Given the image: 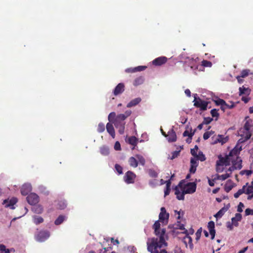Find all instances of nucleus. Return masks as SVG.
<instances>
[{
  "mask_svg": "<svg viewBox=\"0 0 253 253\" xmlns=\"http://www.w3.org/2000/svg\"><path fill=\"white\" fill-rule=\"evenodd\" d=\"M164 233L165 231L163 230L159 239L158 238H152L148 239L147 245V250L149 252L151 253H168L165 250H162L160 252L159 250L168 245L165 239L163 238Z\"/></svg>",
  "mask_w": 253,
  "mask_h": 253,
  "instance_id": "obj_1",
  "label": "nucleus"
},
{
  "mask_svg": "<svg viewBox=\"0 0 253 253\" xmlns=\"http://www.w3.org/2000/svg\"><path fill=\"white\" fill-rule=\"evenodd\" d=\"M181 59L184 62L185 70H186L187 67H189L196 74H197L196 70H201V69H199L198 58H194L193 57L187 56L184 54H182L181 55Z\"/></svg>",
  "mask_w": 253,
  "mask_h": 253,
  "instance_id": "obj_2",
  "label": "nucleus"
},
{
  "mask_svg": "<svg viewBox=\"0 0 253 253\" xmlns=\"http://www.w3.org/2000/svg\"><path fill=\"white\" fill-rule=\"evenodd\" d=\"M230 165V159L227 155L225 157L219 155L218 156V160L216 161V170L218 172H222L224 166H229Z\"/></svg>",
  "mask_w": 253,
  "mask_h": 253,
  "instance_id": "obj_3",
  "label": "nucleus"
},
{
  "mask_svg": "<svg viewBox=\"0 0 253 253\" xmlns=\"http://www.w3.org/2000/svg\"><path fill=\"white\" fill-rule=\"evenodd\" d=\"M124 121L125 120L117 115L115 120L113 122L115 126L118 129V132L120 134H124L125 132L126 123Z\"/></svg>",
  "mask_w": 253,
  "mask_h": 253,
  "instance_id": "obj_4",
  "label": "nucleus"
},
{
  "mask_svg": "<svg viewBox=\"0 0 253 253\" xmlns=\"http://www.w3.org/2000/svg\"><path fill=\"white\" fill-rule=\"evenodd\" d=\"M185 180H181L178 183V185L176 186L174 188L175 194L176 196V198L179 200H184V195L186 193H184L183 188V184L185 183Z\"/></svg>",
  "mask_w": 253,
  "mask_h": 253,
  "instance_id": "obj_5",
  "label": "nucleus"
},
{
  "mask_svg": "<svg viewBox=\"0 0 253 253\" xmlns=\"http://www.w3.org/2000/svg\"><path fill=\"white\" fill-rule=\"evenodd\" d=\"M185 180H181L178 183V185L176 186L174 188L175 194L176 196V198L179 200H184V195L186 193H184L183 188V184L185 183Z\"/></svg>",
  "mask_w": 253,
  "mask_h": 253,
  "instance_id": "obj_6",
  "label": "nucleus"
},
{
  "mask_svg": "<svg viewBox=\"0 0 253 253\" xmlns=\"http://www.w3.org/2000/svg\"><path fill=\"white\" fill-rule=\"evenodd\" d=\"M251 125L250 123L247 121L242 129H240V131L241 133L243 132V134H241V136L244 138V141L250 139L252 136V133L250 131Z\"/></svg>",
  "mask_w": 253,
  "mask_h": 253,
  "instance_id": "obj_7",
  "label": "nucleus"
},
{
  "mask_svg": "<svg viewBox=\"0 0 253 253\" xmlns=\"http://www.w3.org/2000/svg\"><path fill=\"white\" fill-rule=\"evenodd\" d=\"M160 222L161 221L159 220L156 221L153 224V228L154 230V234L156 236L158 237L157 238H158V239H159L161 234H162L163 231L164 230L165 233L163 235V238L164 239H165L166 237H167V236L166 235V230L165 228H160Z\"/></svg>",
  "mask_w": 253,
  "mask_h": 253,
  "instance_id": "obj_8",
  "label": "nucleus"
},
{
  "mask_svg": "<svg viewBox=\"0 0 253 253\" xmlns=\"http://www.w3.org/2000/svg\"><path fill=\"white\" fill-rule=\"evenodd\" d=\"M194 106L197 108H199L202 111H205L207 109L208 102L202 100L200 98L194 97L193 101Z\"/></svg>",
  "mask_w": 253,
  "mask_h": 253,
  "instance_id": "obj_9",
  "label": "nucleus"
},
{
  "mask_svg": "<svg viewBox=\"0 0 253 253\" xmlns=\"http://www.w3.org/2000/svg\"><path fill=\"white\" fill-rule=\"evenodd\" d=\"M183 184V188L184 193L187 194L194 193L196 190L197 184L195 182H188L185 184Z\"/></svg>",
  "mask_w": 253,
  "mask_h": 253,
  "instance_id": "obj_10",
  "label": "nucleus"
},
{
  "mask_svg": "<svg viewBox=\"0 0 253 253\" xmlns=\"http://www.w3.org/2000/svg\"><path fill=\"white\" fill-rule=\"evenodd\" d=\"M169 216V213L167 212L166 209L164 207H162L159 215V220L163 224L166 225L168 223Z\"/></svg>",
  "mask_w": 253,
  "mask_h": 253,
  "instance_id": "obj_11",
  "label": "nucleus"
},
{
  "mask_svg": "<svg viewBox=\"0 0 253 253\" xmlns=\"http://www.w3.org/2000/svg\"><path fill=\"white\" fill-rule=\"evenodd\" d=\"M49 232L46 230H41L36 235V240L39 242H43L49 237Z\"/></svg>",
  "mask_w": 253,
  "mask_h": 253,
  "instance_id": "obj_12",
  "label": "nucleus"
},
{
  "mask_svg": "<svg viewBox=\"0 0 253 253\" xmlns=\"http://www.w3.org/2000/svg\"><path fill=\"white\" fill-rule=\"evenodd\" d=\"M135 178V174L131 171H127L124 176V181L127 184L133 183Z\"/></svg>",
  "mask_w": 253,
  "mask_h": 253,
  "instance_id": "obj_13",
  "label": "nucleus"
},
{
  "mask_svg": "<svg viewBox=\"0 0 253 253\" xmlns=\"http://www.w3.org/2000/svg\"><path fill=\"white\" fill-rule=\"evenodd\" d=\"M232 163V167L229 168V170L232 169H240L242 168V160L240 157L230 160V163Z\"/></svg>",
  "mask_w": 253,
  "mask_h": 253,
  "instance_id": "obj_14",
  "label": "nucleus"
},
{
  "mask_svg": "<svg viewBox=\"0 0 253 253\" xmlns=\"http://www.w3.org/2000/svg\"><path fill=\"white\" fill-rule=\"evenodd\" d=\"M28 203L31 205L37 204L39 201V197L35 193H31L26 198Z\"/></svg>",
  "mask_w": 253,
  "mask_h": 253,
  "instance_id": "obj_15",
  "label": "nucleus"
},
{
  "mask_svg": "<svg viewBox=\"0 0 253 253\" xmlns=\"http://www.w3.org/2000/svg\"><path fill=\"white\" fill-rule=\"evenodd\" d=\"M242 150L241 147H238L237 146L235 147L232 150L230 151L228 155H227L230 159H235L239 157V155L240 151Z\"/></svg>",
  "mask_w": 253,
  "mask_h": 253,
  "instance_id": "obj_16",
  "label": "nucleus"
},
{
  "mask_svg": "<svg viewBox=\"0 0 253 253\" xmlns=\"http://www.w3.org/2000/svg\"><path fill=\"white\" fill-rule=\"evenodd\" d=\"M17 202V199L16 198H12L10 200H5L3 204L5 205V207H9L11 209H14L15 208L14 205Z\"/></svg>",
  "mask_w": 253,
  "mask_h": 253,
  "instance_id": "obj_17",
  "label": "nucleus"
},
{
  "mask_svg": "<svg viewBox=\"0 0 253 253\" xmlns=\"http://www.w3.org/2000/svg\"><path fill=\"white\" fill-rule=\"evenodd\" d=\"M168 58L165 56H161L155 59L153 61V64L155 66H161L167 62Z\"/></svg>",
  "mask_w": 253,
  "mask_h": 253,
  "instance_id": "obj_18",
  "label": "nucleus"
},
{
  "mask_svg": "<svg viewBox=\"0 0 253 253\" xmlns=\"http://www.w3.org/2000/svg\"><path fill=\"white\" fill-rule=\"evenodd\" d=\"M124 90L125 84L123 83H119L114 89L113 94L115 96H117L122 93Z\"/></svg>",
  "mask_w": 253,
  "mask_h": 253,
  "instance_id": "obj_19",
  "label": "nucleus"
},
{
  "mask_svg": "<svg viewBox=\"0 0 253 253\" xmlns=\"http://www.w3.org/2000/svg\"><path fill=\"white\" fill-rule=\"evenodd\" d=\"M32 191V186L30 184H24L21 189V193L22 195L26 196Z\"/></svg>",
  "mask_w": 253,
  "mask_h": 253,
  "instance_id": "obj_20",
  "label": "nucleus"
},
{
  "mask_svg": "<svg viewBox=\"0 0 253 253\" xmlns=\"http://www.w3.org/2000/svg\"><path fill=\"white\" fill-rule=\"evenodd\" d=\"M167 136V138L169 142H173L176 141L177 137L173 129L172 128L170 130H169L168 132Z\"/></svg>",
  "mask_w": 253,
  "mask_h": 253,
  "instance_id": "obj_21",
  "label": "nucleus"
},
{
  "mask_svg": "<svg viewBox=\"0 0 253 253\" xmlns=\"http://www.w3.org/2000/svg\"><path fill=\"white\" fill-rule=\"evenodd\" d=\"M198 166L197 160L195 158H191L190 160V168L189 171L191 173H194L196 170V168Z\"/></svg>",
  "mask_w": 253,
  "mask_h": 253,
  "instance_id": "obj_22",
  "label": "nucleus"
},
{
  "mask_svg": "<svg viewBox=\"0 0 253 253\" xmlns=\"http://www.w3.org/2000/svg\"><path fill=\"white\" fill-rule=\"evenodd\" d=\"M214 227V222L213 221H211L208 223V227L209 230V232L211 235V239L212 240L214 239L215 235Z\"/></svg>",
  "mask_w": 253,
  "mask_h": 253,
  "instance_id": "obj_23",
  "label": "nucleus"
},
{
  "mask_svg": "<svg viewBox=\"0 0 253 253\" xmlns=\"http://www.w3.org/2000/svg\"><path fill=\"white\" fill-rule=\"evenodd\" d=\"M107 131L112 137L113 138L115 137V131L112 123H108L106 125Z\"/></svg>",
  "mask_w": 253,
  "mask_h": 253,
  "instance_id": "obj_24",
  "label": "nucleus"
},
{
  "mask_svg": "<svg viewBox=\"0 0 253 253\" xmlns=\"http://www.w3.org/2000/svg\"><path fill=\"white\" fill-rule=\"evenodd\" d=\"M141 101V99L140 97L136 98L131 100L126 105L127 108H130L135 106L138 104Z\"/></svg>",
  "mask_w": 253,
  "mask_h": 253,
  "instance_id": "obj_25",
  "label": "nucleus"
},
{
  "mask_svg": "<svg viewBox=\"0 0 253 253\" xmlns=\"http://www.w3.org/2000/svg\"><path fill=\"white\" fill-rule=\"evenodd\" d=\"M239 95L241 96L243 94L249 95L251 92V89L248 87L242 86L239 88Z\"/></svg>",
  "mask_w": 253,
  "mask_h": 253,
  "instance_id": "obj_26",
  "label": "nucleus"
},
{
  "mask_svg": "<svg viewBox=\"0 0 253 253\" xmlns=\"http://www.w3.org/2000/svg\"><path fill=\"white\" fill-rule=\"evenodd\" d=\"M137 142L138 139L135 136H130L128 139V143L133 146L132 150H133L136 146Z\"/></svg>",
  "mask_w": 253,
  "mask_h": 253,
  "instance_id": "obj_27",
  "label": "nucleus"
},
{
  "mask_svg": "<svg viewBox=\"0 0 253 253\" xmlns=\"http://www.w3.org/2000/svg\"><path fill=\"white\" fill-rule=\"evenodd\" d=\"M230 176L229 174L228 173H225L222 175H219V174H215V175H213V180H224L226 179L227 178H228Z\"/></svg>",
  "mask_w": 253,
  "mask_h": 253,
  "instance_id": "obj_28",
  "label": "nucleus"
},
{
  "mask_svg": "<svg viewBox=\"0 0 253 253\" xmlns=\"http://www.w3.org/2000/svg\"><path fill=\"white\" fill-rule=\"evenodd\" d=\"M248 184V183H247L246 185H244L242 187V189L238 190V191L234 194V196L235 198H238L239 197L240 195H241L243 193H246L245 190Z\"/></svg>",
  "mask_w": 253,
  "mask_h": 253,
  "instance_id": "obj_29",
  "label": "nucleus"
},
{
  "mask_svg": "<svg viewBox=\"0 0 253 253\" xmlns=\"http://www.w3.org/2000/svg\"><path fill=\"white\" fill-rule=\"evenodd\" d=\"M146 68V67L145 66H139L138 67H135L134 68H130L127 69L126 71L129 72H140L144 70Z\"/></svg>",
  "mask_w": 253,
  "mask_h": 253,
  "instance_id": "obj_30",
  "label": "nucleus"
},
{
  "mask_svg": "<svg viewBox=\"0 0 253 253\" xmlns=\"http://www.w3.org/2000/svg\"><path fill=\"white\" fill-rule=\"evenodd\" d=\"M128 163L129 165L133 168H136L138 166V161L136 158L131 157L129 158Z\"/></svg>",
  "mask_w": 253,
  "mask_h": 253,
  "instance_id": "obj_31",
  "label": "nucleus"
},
{
  "mask_svg": "<svg viewBox=\"0 0 253 253\" xmlns=\"http://www.w3.org/2000/svg\"><path fill=\"white\" fill-rule=\"evenodd\" d=\"M32 211L35 213L41 214L43 211V208L41 205H36L32 208Z\"/></svg>",
  "mask_w": 253,
  "mask_h": 253,
  "instance_id": "obj_32",
  "label": "nucleus"
},
{
  "mask_svg": "<svg viewBox=\"0 0 253 253\" xmlns=\"http://www.w3.org/2000/svg\"><path fill=\"white\" fill-rule=\"evenodd\" d=\"M192 128H190L191 132H190L188 130H186L184 131L183 133V136H188L189 137L190 140L191 141L193 136L194 135L195 132H196V129H195L193 132H192Z\"/></svg>",
  "mask_w": 253,
  "mask_h": 253,
  "instance_id": "obj_33",
  "label": "nucleus"
},
{
  "mask_svg": "<svg viewBox=\"0 0 253 253\" xmlns=\"http://www.w3.org/2000/svg\"><path fill=\"white\" fill-rule=\"evenodd\" d=\"M143 77L140 76L138 78H136L133 81V84L134 86H138L143 84L144 82Z\"/></svg>",
  "mask_w": 253,
  "mask_h": 253,
  "instance_id": "obj_34",
  "label": "nucleus"
},
{
  "mask_svg": "<svg viewBox=\"0 0 253 253\" xmlns=\"http://www.w3.org/2000/svg\"><path fill=\"white\" fill-rule=\"evenodd\" d=\"M100 152L101 154L104 156L108 155L109 154V149L108 147L103 146L100 148Z\"/></svg>",
  "mask_w": 253,
  "mask_h": 253,
  "instance_id": "obj_35",
  "label": "nucleus"
},
{
  "mask_svg": "<svg viewBox=\"0 0 253 253\" xmlns=\"http://www.w3.org/2000/svg\"><path fill=\"white\" fill-rule=\"evenodd\" d=\"M66 216L63 215H60L55 220L54 223L56 225L61 224L65 219Z\"/></svg>",
  "mask_w": 253,
  "mask_h": 253,
  "instance_id": "obj_36",
  "label": "nucleus"
},
{
  "mask_svg": "<svg viewBox=\"0 0 253 253\" xmlns=\"http://www.w3.org/2000/svg\"><path fill=\"white\" fill-rule=\"evenodd\" d=\"M67 206V204L65 201L61 200L58 201L56 207L57 209L60 210L64 209Z\"/></svg>",
  "mask_w": 253,
  "mask_h": 253,
  "instance_id": "obj_37",
  "label": "nucleus"
},
{
  "mask_svg": "<svg viewBox=\"0 0 253 253\" xmlns=\"http://www.w3.org/2000/svg\"><path fill=\"white\" fill-rule=\"evenodd\" d=\"M34 222L38 225L43 222V219L41 216H33Z\"/></svg>",
  "mask_w": 253,
  "mask_h": 253,
  "instance_id": "obj_38",
  "label": "nucleus"
},
{
  "mask_svg": "<svg viewBox=\"0 0 253 253\" xmlns=\"http://www.w3.org/2000/svg\"><path fill=\"white\" fill-rule=\"evenodd\" d=\"M135 157L137 160L138 163L139 162L140 165L144 166L145 164L144 158L140 155H136Z\"/></svg>",
  "mask_w": 253,
  "mask_h": 253,
  "instance_id": "obj_39",
  "label": "nucleus"
},
{
  "mask_svg": "<svg viewBox=\"0 0 253 253\" xmlns=\"http://www.w3.org/2000/svg\"><path fill=\"white\" fill-rule=\"evenodd\" d=\"M195 159L198 160H200L201 162H203L206 160V158L205 155L201 151H200L197 154V156L195 157Z\"/></svg>",
  "mask_w": 253,
  "mask_h": 253,
  "instance_id": "obj_40",
  "label": "nucleus"
},
{
  "mask_svg": "<svg viewBox=\"0 0 253 253\" xmlns=\"http://www.w3.org/2000/svg\"><path fill=\"white\" fill-rule=\"evenodd\" d=\"M218 110H217L216 109H213L211 111V116L213 118H216L215 119V121L217 120V119L219 117V114L218 113Z\"/></svg>",
  "mask_w": 253,
  "mask_h": 253,
  "instance_id": "obj_41",
  "label": "nucleus"
},
{
  "mask_svg": "<svg viewBox=\"0 0 253 253\" xmlns=\"http://www.w3.org/2000/svg\"><path fill=\"white\" fill-rule=\"evenodd\" d=\"M131 114V111L130 110H127L125 112V114H120L118 115L120 117H121L122 119L124 120H126L128 117H129Z\"/></svg>",
  "mask_w": 253,
  "mask_h": 253,
  "instance_id": "obj_42",
  "label": "nucleus"
},
{
  "mask_svg": "<svg viewBox=\"0 0 253 253\" xmlns=\"http://www.w3.org/2000/svg\"><path fill=\"white\" fill-rule=\"evenodd\" d=\"M215 104L217 106H222V105H227L226 102L222 99L218 98L217 100L214 101Z\"/></svg>",
  "mask_w": 253,
  "mask_h": 253,
  "instance_id": "obj_43",
  "label": "nucleus"
},
{
  "mask_svg": "<svg viewBox=\"0 0 253 253\" xmlns=\"http://www.w3.org/2000/svg\"><path fill=\"white\" fill-rule=\"evenodd\" d=\"M116 113L114 112H111L109 114L108 119L110 122H111L113 124V122L116 118Z\"/></svg>",
  "mask_w": 253,
  "mask_h": 253,
  "instance_id": "obj_44",
  "label": "nucleus"
},
{
  "mask_svg": "<svg viewBox=\"0 0 253 253\" xmlns=\"http://www.w3.org/2000/svg\"><path fill=\"white\" fill-rule=\"evenodd\" d=\"M105 126L104 124L102 123H100L98 124V127H97L98 132L99 133L103 132L105 130Z\"/></svg>",
  "mask_w": 253,
  "mask_h": 253,
  "instance_id": "obj_45",
  "label": "nucleus"
},
{
  "mask_svg": "<svg viewBox=\"0 0 253 253\" xmlns=\"http://www.w3.org/2000/svg\"><path fill=\"white\" fill-rule=\"evenodd\" d=\"M148 173L151 177L156 178L158 177V173L153 169H149L148 170Z\"/></svg>",
  "mask_w": 253,
  "mask_h": 253,
  "instance_id": "obj_46",
  "label": "nucleus"
},
{
  "mask_svg": "<svg viewBox=\"0 0 253 253\" xmlns=\"http://www.w3.org/2000/svg\"><path fill=\"white\" fill-rule=\"evenodd\" d=\"M212 65V63L208 60H204L202 62V66L203 67H211Z\"/></svg>",
  "mask_w": 253,
  "mask_h": 253,
  "instance_id": "obj_47",
  "label": "nucleus"
},
{
  "mask_svg": "<svg viewBox=\"0 0 253 253\" xmlns=\"http://www.w3.org/2000/svg\"><path fill=\"white\" fill-rule=\"evenodd\" d=\"M226 210H225L224 208H222L214 215V216L216 218L221 217L223 215L224 212Z\"/></svg>",
  "mask_w": 253,
  "mask_h": 253,
  "instance_id": "obj_48",
  "label": "nucleus"
},
{
  "mask_svg": "<svg viewBox=\"0 0 253 253\" xmlns=\"http://www.w3.org/2000/svg\"><path fill=\"white\" fill-rule=\"evenodd\" d=\"M249 72L250 70L249 69L243 70L241 71L240 76H241L242 78H245L249 75Z\"/></svg>",
  "mask_w": 253,
  "mask_h": 253,
  "instance_id": "obj_49",
  "label": "nucleus"
},
{
  "mask_svg": "<svg viewBox=\"0 0 253 253\" xmlns=\"http://www.w3.org/2000/svg\"><path fill=\"white\" fill-rule=\"evenodd\" d=\"M115 168L119 174H121L123 173V168L120 165L117 164H115Z\"/></svg>",
  "mask_w": 253,
  "mask_h": 253,
  "instance_id": "obj_50",
  "label": "nucleus"
},
{
  "mask_svg": "<svg viewBox=\"0 0 253 253\" xmlns=\"http://www.w3.org/2000/svg\"><path fill=\"white\" fill-rule=\"evenodd\" d=\"M242 219V215L240 213H236L235 216L232 217L231 221L234 222V220L239 221Z\"/></svg>",
  "mask_w": 253,
  "mask_h": 253,
  "instance_id": "obj_51",
  "label": "nucleus"
},
{
  "mask_svg": "<svg viewBox=\"0 0 253 253\" xmlns=\"http://www.w3.org/2000/svg\"><path fill=\"white\" fill-rule=\"evenodd\" d=\"M213 121V119L211 117H205L204 119V121L203 122L204 125H208L210 124Z\"/></svg>",
  "mask_w": 253,
  "mask_h": 253,
  "instance_id": "obj_52",
  "label": "nucleus"
},
{
  "mask_svg": "<svg viewBox=\"0 0 253 253\" xmlns=\"http://www.w3.org/2000/svg\"><path fill=\"white\" fill-rule=\"evenodd\" d=\"M246 194L250 195L251 193H253V186H249L245 190Z\"/></svg>",
  "mask_w": 253,
  "mask_h": 253,
  "instance_id": "obj_53",
  "label": "nucleus"
},
{
  "mask_svg": "<svg viewBox=\"0 0 253 253\" xmlns=\"http://www.w3.org/2000/svg\"><path fill=\"white\" fill-rule=\"evenodd\" d=\"M180 153V151H175L172 152L171 153V157L170 158L171 160H173L175 159V158H177L179 155Z\"/></svg>",
  "mask_w": 253,
  "mask_h": 253,
  "instance_id": "obj_54",
  "label": "nucleus"
},
{
  "mask_svg": "<svg viewBox=\"0 0 253 253\" xmlns=\"http://www.w3.org/2000/svg\"><path fill=\"white\" fill-rule=\"evenodd\" d=\"M202 231V229L201 227L196 232V239L197 240H198L200 239V238L201 237V235Z\"/></svg>",
  "mask_w": 253,
  "mask_h": 253,
  "instance_id": "obj_55",
  "label": "nucleus"
},
{
  "mask_svg": "<svg viewBox=\"0 0 253 253\" xmlns=\"http://www.w3.org/2000/svg\"><path fill=\"white\" fill-rule=\"evenodd\" d=\"M114 149L117 151L121 150V144L119 141H116L115 142L114 145Z\"/></svg>",
  "mask_w": 253,
  "mask_h": 253,
  "instance_id": "obj_56",
  "label": "nucleus"
},
{
  "mask_svg": "<svg viewBox=\"0 0 253 253\" xmlns=\"http://www.w3.org/2000/svg\"><path fill=\"white\" fill-rule=\"evenodd\" d=\"M244 207V205L243 204V203H242V202H240L238 206V209H237V211L239 212H241L243 211V208Z\"/></svg>",
  "mask_w": 253,
  "mask_h": 253,
  "instance_id": "obj_57",
  "label": "nucleus"
},
{
  "mask_svg": "<svg viewBox=\"0 0 253 253\" xmlns=\"http://www.w3.org/2000/svg\"><path fill=\"white\" fill-rule=\"evenodd\" d=\"M245 215L246 216L249 215H253V210L250 209L249 208L245 210Z\"/></svg>",
  "mask_w": 253,
  "mask_h": 253,
  "instance_id": "obj_58",
  "label": "nucleus"
},
{
  "mask_svg": "<svg viewBox=\"0 0 253 253\" xmlns=\"http://www.w3.org/2000/svg\"><path fill=\"white\" fill-rule=\"evenodd\" d=\"M211 136V132L207 131L203 135V138L205 140L208 139Z\"/></svg>",
  "mask_w": 253,
  "mask_h": 253,
  "instance_id": "obj_59",
  "label": "nucleus"
},
{
  "mask_svg": "<svg viewBox=\"0 0 253 253\" xmlns=\"http://www.w3.org/2000/svg\"><path fill=\"white\" fill-rule=\"evenodd\" d=\"M232 188H233L232 186H231V185H227V184H226L225 185V186H224V190L226 192H229V191H230L231 190Z\"/></svg>",
  "mask_w": 253,
  "mask_h": 253,
  "instance_id": "obj_60",
  "label": "nucleus"
},
{
  "mask_svg": "<svg viewBox=\"0 0 253 253\" xmlns=\"http://www.w3.org/2000/svg\"><path fill=\"white\" fill-rule=\"evenodd\" d=\"M233 224L230 222V221H228L227 222V227L230 230H232L233 228Z\"/></svg>",
  "mask_w": 253,
  "mask_h": 253,
  "instance_id": "obj_61",
  "label": "nucleus"
},
{
  "mask_svg": "<svg viewBox=\"0 0 253 253\" xmlns=\"http://www.w3.org/2000/svg\"><path fill=\"white\" fill-rule=\"evenodd\" d=\"M170 191V187H166V189H165V196H168L169 194Z\"/></svg>",
  "mask_w": 253,
  "mask_h": 253,
  "instance_id": "obj_62",
  "label": "nucleus"
},
{
  "mask_svg": "<svg viewBox=\"0 0 253 253\" xmlns=\"http://www.w3.org/2000/svg\"><path fill=\"white\" fill-rule=\"evenodd\" d=\"M197 151L195 149H191V154L192 156H193L194 157L193 158H195V157L197 156Z\"/></svg>",
  "mask_w": 253,
  "mask_h": 253,
  "instance_id": "obj_63",
  "label": "nucleus"
},
{
  "mask_svg": "<svg viewBox=\"0 0 253 253\" xmlns=\"http://www.w3.org/2000/svg\"><path fill=\"white\" fill-rule=\"evenodd\" d=\"M174 253H183V251L179 248H176L174 250Z\"/></svg>",
  "mask_w": 253,
  "mask_h": 253,
  "instance_id": "obj_64",
  "label": "nucleus"
}]
</instances>
